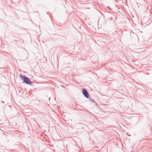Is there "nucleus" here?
<instances>
[{"label": "nucleus", "mask_w": 152, "mask_h": 152, "mask_svg": "<svg viewBox=\"0 0 152 152\" xmlns=\"http://www.w3.org/2000/svg\"><path fill=\"white\" fill-rule=\"evenodd\" d=\"M20 77H21V78L22 79L24 82L28 84H30L31 83V81L27 77L20 75Z\"/></svg>", "instance_id": "f257e3e1"}, {"label": "nucleus", "mask_w": 152, "mask_h": 152, "mask_svg": "<svg viewBox=\"0 0 152 152\" xmlns=\"http://www.w3.org/2000/svg\"><path fill=\"white\" fill-rule=\"evenodd\" d=\"M82 92L84 96L86 98H88V91L86 90V89H82Z\"/></svg>", "instance_id": "f03ea898"}]
</instances>
